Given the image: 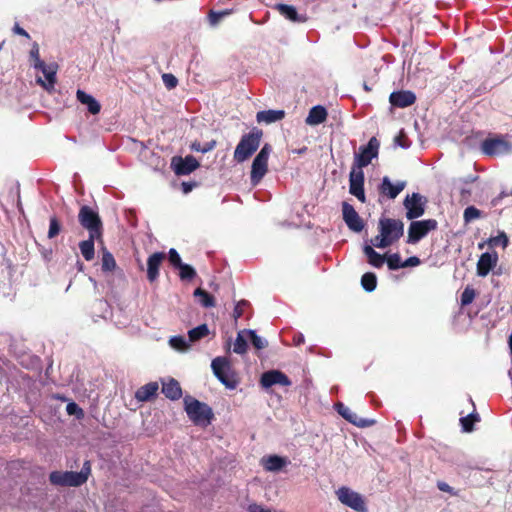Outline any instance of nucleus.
Returning <instances> with one entry per match:
<instances>
[{"label":"nucleus","instance_id":"47","mask_svg":"<svg viewBox=\"0 0 512 512\" xmlns=\"http://www.w3.org/2000/svg\"><path fill=\"white\" fill-rule=\"evenodd\" d=\"M249 302L246 300L239 301L233 310L232 317L234 320H238L239 318L244 316V310L249 307Z\"/></svg>","mask_w":512,"mask_h":512},{"label":"nucleus","instance_id":"52","mask_svg":"<svg viewBox=\"0 0 512 512\" xmlns=\"http://www.w3.org/2000/svg\"><path fill=\"white\" fill-rule=\"evenodd\" d=\"M228 14V12H216V11H213L211 10L209 12V15H208V18H209V22L211 25H216L218 24V22L220 21V19L224 16Z\"/></svg>","mask_w":512,"mask_h":512},{"label":"nucleus","instance_id":"29","mask_svg":"<svg viewBox=\"0 0 512 512\" xmlns=\"http://www.w3.org/2000/svg\"><path fill=\"white\" fill-rule=\"evenodd\" d=\"M284 117V110H264L259 111L256 115V119L259 123L264 122L267 124L282 120Z\"/></svg>","mask_w":512,"mask_h":512},{"label":"nucleus","instance_id":"17","mask_svg":"<svg viewBox=\"0 0 512 512\" xmlns=\"http://www.w3.org/2000/svg\"><path fill=\"white\" fill-rule=\"evenodd\" d=\"M172 165H174V172L177 175H188L200 166L196 158L191 155L185 158L174 157L172 159Z\"/></svg>","mask_w":512,"mask_h":512},{"label":"nucleus","instance_id":"15","mask_svg":"<svg viewBox=\"0 0 512 512\" xmlns=\"http://www.w3.org/2000/svg\"><path fill=\"white\" fill-rule=\"evenodd\" d=\"M260 383L264 388H270L277 384L281 386H290L292 384L287 375L279 370H270L264 372L261 375Z\"/></svg>","mask_w":512,"mask_h":512},{"label":"nucleus","instance_id":"40","mask_svg":"<svg viewBox=\"0 0 512 512\" xmlns=\"http://www.w3.org/2000/svg\"><path fill=\"white\" fill-rule=\"evenodd\" d=\"M475 296H476V292H475L474 288H472L471 286L465 287V289L463 290V292L461 294V298H460L461 305L467 306V305L471 304L473 302Z\"/></svg>","mask_w":512,"mask_h":512},{"label":"nucleus","instance_id":"4","mask_svg":"<svg viewBox=\"0 0 512 512\" xmlns=\"http://www.w3.org/2000/svg\"><path fill=\"white\" fill-rule=\"evenodd\" d=\"M271 151V145L266 143L254 158L250 173V180L253 185H257L267 173L268 159Z\"/></svg>","mask_w":512,"mask_h":512},{"label":"nucleus","instance_id":"45","mask_svg":"<svg viewBox=\"0 0 512 512\" xmlns=\"http://www.w3.org/2000/svg\"><path fill=\"white\" fill-rule=\"evenodd\" d=\"M66 412L68 415L75 416L77 419H82L84 417L83 409L75 402H69L67 404Z\"/></svg>","mask_w":512,"mask_h":512},{"label":"nucleus","instance_id":"57","mask_svg":"<svg viewBox=\"0 0 512 512\" xmlns=\"http://www.w3.org/2000/svg\"><path fill=\"white\" fill-rule=\"evenodd\" d=\"M195 183L191 182H182V190L185 194L192 191V189L195 187Z\"/></svg>","mask_w":512,"mask_h":512},{"label":"nucleus","instance_id":"36","mask_svg":"<svg viewBox=\"0 0 512 512\" xmlns=\"http://www.w3.org/2000/svg\"><path fill=\"white\" fill-rule=\"evenodd\" d=\"M361 285L367 292H372L377 286V277L372 272H366L361 277Z\"/></svg>","mask_w":512,"mask_h":512},{"label":"nucleus","instance_id":"48","mask_svg":"<svg viewBox=\"0 0 512 512\" xmlns=\"http://www.w3.org/2000/svg\"><path fill=\"white\" fill-rule=\"evenodd\" d=\"M370 242L372 244L371 245L372 247H376V248H380V249H384V248L391 246L389 241L383 236V234L381 232H379L378 235H376L374 238H372L370 240Z\"/></svg>","mask_w":512,"mask_h":512},{"label":"nucleus","instance_id":"56","mask_svg":"<svg viewBox=\"0 0 512 512\" xmlns=\"http://www.w3.org/2000/svg\"><path fill=\"white\" fill-rule=\"evenodd\" d=\"M215 146H216L215 140L206 142L205 144L202 145V153H207V152L213 150L215 148Z\"/></svg>","mask_w":512,"mask_h":512},{"label":"nucleus","instance_id":"58","mask_svg":"<svg viewBox=\"0 0 512 512\" xmlns=\"http://www.w3.org/2000/svg\"><path fill=\"white\" fill-rule=\"evenodd\" d=\"M13 30L18 35L24 36L26 38H30V36L27 33V31L25 29H23L22 27H20L19 25H17V24L14 26Z\"/></svg>","mask_w":512,"mask_h":512},{"label":"nucleus","instance_id":"31","mask_svg":"<svg viewBox=\"0 0 512 512\" xmlns=\"http://www.w3.org/2000/svg\"><path fill=\"white\" fill-rule=\"evenodd\" d=\"M100 238L101 237H92L89 235V238L87 240L81 241L79 243V249L81 251L83 258L86 261H91L94 259V256H95L94 242H95V240H98Z\"/></svg>","mask_w":512,"mask_h":512},{"label":"nucleus","instance_id":"42","mask_svg":"<svg viewBox=\"0 0 512 512\" xmlns=\"http://www.w3.org/2000/svg\"><path fill=\"white\" fill-rule=\"evenodd\" d=\"M116 268V261L110 252H105L102 256V270L113 271Z\"/></svg>","mask_w":512,"mask_h":512},{"label":"nucleus","instance_id":"21","mask_svg":"<svg viewBox=\"0 0 512 512\" xmlns=\"http://www.w3.org/2000/svg\"><path fill=\"white\" fill-rule=\"evenodd\" d=\"M261 464L266 471L278 472L289 465L290 460L279 455H268L261 459Z\"/></svg>","mask_w":512,"mask_h":512},{"label":"nucleus","instance_id":"61","mask_svg":"<svg viewBox=\"0 0 512 512\" xmlns=\"http://www.w3.org/2000/svg\"><path fill=\"white\" fill-rule=\"evenodd\" d=\"M191 149L196 152L202 153V144L198 141H195L191 144Z\"/></svg>","mask_w":512,"mask_h":512},{"label":"nucleus","instance_id":"2","mask_svg":"<svg viewBox=\"0 0 512 512\" xmlns=\"http://www.w3.org/2000/svg\"><path fill=\"white\" fill-rule=\"evenodd\" d=\"M185 411L189 419L196 425L207 426L213 419V411L206 403L186 396L184 398Z\"/></svg>","mask_w":512,"mask_h":512},{"label":"nucleus","instance_id":"34","mask_svg":"<svg viewBox=\"0 0 512 512\" xmlns=\"http://www.w3.org/2000/svg\"><path fill=\"white\" fill-rule=\"evenodd\" d=\"M209 334V329L206 323H203L188 332V341L190 345Z\"/></svg>","mask_w":512,"mask_h":512},{"label":"nucleus","instance_id":"32","mask_svg":"<svg viewBox=\"0 0 512 512\" xmlns=\"http://www.w3.org/2000/svg\"><path fill=\"white\" fill-rule=\"evenodd\" d=\"M248 336L247 329H243L238 332L237 337L233 343V352L239 355H243L248 349Z\"/></svg>","mask_w":512,"mask_h":512},{"label":"nucleus","instance_id":"33","mask_svg":"<svg viewBox=\"0 0 512 512\" xmlns=\"http://www.w3.org/2000/svg\"><path fill=\"white\" fill-rule=\"evenodd\" d=\"M194 296L196 297L197 301L205 308L215 306L214 296L202 288H197L194 291Z\"/></svg>","mask_w":512,"mask_h":512},{"label":"nucleus","instance_id":"53","mask_svg":"<svg viewBox=\"0 0 512 512\" xmlns=\"http://www.w3.org/2000/svg\"><path fill=\"white\" fill-rule=\"evenodd\" d=\"M420 264V259L417 257V256H411L409 258H407L403 264H402V268H405V267H414V266H417Z\"/></svg>","mask_w":512,"mask_h":512},{"label":"nucleus","instance_id":"11","mask_svg":"<svg viewBox=\"0 0 512 512\" xmlns=\"http://www.w3.org/2000/svg\"><path fill=\"white\" fill-rule=\"evenodd\" d=\"M481 150L485 155L495 156L509 152L511 144L503 136H495L482 141Z\"/></svg>","mask_w":512,"mask_h":512},{"label":"nucleus","instance_id":"25","mask_svg":"<svg viewBox=\"0 0 512 512\" xmlns=\"http://www.w3.org/2000/svg\"><path fill=\"white\" fill-rule=\"evenodd\" d=\"M327 115L328 113L326 108L324 106L317 105L310 109L305 122L311 126L319 125L326 121Z\"/></svg>","mask_w":512,"mask_h":512},{"label":"nucleus","instance_id":"3","mask_svg":"<svg viewBox=\"0 0 512 512\" xmlns=\"http://www.w3.org/2000/svg\"><path fill=\"white\" fill-rule=\"evenodd\" d=\"M80 225L85 228L92 237H102L103 224L99 214L91 207L84 205L78 213Z\"/></svg>","mask_w":512,"mask_h":512},{"label":"nucleus","instance_id":"6","mask_svg":"<svg viewBox=\"0 0 512 512\" xmlns=\"http://www.w3.org/2000/svg\"><path fill=\"white\" fill-rule=\"evenodd\" d=\"M378 230L392 245L396 243L404 234V223L399 219L380 218Z\"/></svg>","mask_w":512,"mask_h":512},{"label":"nucleus","instance_id":"24","mask_svg":"<svg viewBox=\"0 0 512 512\" xmlns=\"http://www.w3.org/2000/svg\"><path fill=\"white\" fill-rule=\"evenodd\" d=\"M275 9L286 19L295 23H304L307 21L306 15L298 14L296 8L288 4H276Z\"/></svg>","mask_w":512,"mask_h":512},{"label":"nucleus","instance_id":"63","mask_svg":"<svg viewBox=\"0 0 512 512\" xmlns=\"http://www.w3.org/2000/svg\"><path fill=\"white\" fill-rule=\"evenodd\" d=\"M484 244H479V248L482 249Z\"/></svg>","mask_w":512,"mask_h":512},{"label":"nucleus","instance_id":"14","mask_svg":"<svg viewBox=\"0 0 512 512\" xmlns=\"http://www.w3.org/2000/svg\"><path fill=\"white\" fill-rule=\"evenodd\" d=\"M342 215L344 222L350 230L361 232L364 229L365 224L363 219L359 216L354 207L346 201L342 203Z\"/></svg>","mask_w":512,"mask_h":512},{"label":"nucleus","instance_id":"46","mask_svg":"<svg viewBox=\"0 0 512 512\" xmlns=\"http://www.w3.org/2000/svg\"><path fill=\"white\" fill-rule=\"evenodd\" d=\"M488 243L491 246L501 245L503 248H506L508 246L509 240L505 232H500L499 235L491 237Z\"/></svg>","mask_w":512,"mask_h":512},{"label":"nucleus","instance_id":"38","mask_svg":"<svg viewBox=\"0 0 512 512\" xmlns=\"http://www.w3.org/2000/svg\"><path fill=\"white\" fill-rule=\"evenodd\" d=\"M61 229H62V225H61L59 219L56 216L50 217L49 230H48V235H47L48 238L53 239L56 236H58L59 233L61 232Z\"/></svg>","mask_w":512,"mask_h":512},{"label":"nucleus","instance_id":"23","mask_svg":"<svg viewBox=\"0 0 512 512\" xmlns=\"http://www.w3.org/2000/svg\"><path fill=\"white\" fill-rule=\"evenodd\" d=\"M34 67L40 69L45 76L47 83L39 79L41 85L48 91H51L54 88L56 83V68L53 66H47L44 61H39V63H34Z\"/></svg>","mask_w":512,"mask_h":512},{"label":"nucleus","instance_id":"35","mask_svg":"<svg viewBox=\"0 0 512 512\" xmlns=\"http://www.w3.org/2000/svg\"><path fill=\"white\" fill-rule=\"evenodd\" d=\"M169 345L174 350H177L180 352H185V351L189 350V348L191 346L189 341L183 335L172 336L169 339Z\"/></svg>","mask_w":512,"mask_h":512},{"label":"nucleus","instance_id":"44","mask_svg":"<svg viewBox=\"0 0 512 512\" xmlns=\"http://www.w3.org/2000/svg\"><path fill=\"white\" fill-rule=\"evenodd\" d=\"M480 216H481V211L474 206L467 207L464 210V214H463V218L466 223L471 222L475 219H478V218H480Z\"/></svg>","mask_w":512,"mask_h":512},{"label":"nucleus","instance_id":"43","mask_svg":"<svg viewBox=\"0 0 512 512\" xmlns=\"http://www.w3.org/2000/svg\"><path fill=\"white\" fill-rule=\"evenodd\" d=\"M385 261L387 262V266L390 270L402 268L403 262L401 261V256L398 253L389 255Z\"/></svg>","mask_w":512,"mask_h":512},{"label":"nucleus","instance_id":"54","mask_svg":"<svg viewBox=\"0 0 512 512\" xmlns=\"http://www.w3.org/2000/svg\"><path fill=\"white\" fill-rule=\"evenodd\" d=\"M30 57L35 61V63H39V61H42L39 55V47L36 43L33 45L30 51Z\"/></svg>","mask_w":512,"mask_h":512},{"label":"nucleus","instance_id":"5","mask_svg":"<svg viewBox=\"0 0 512 512\" xmlns=\"http://www.w3.org/2000/svg\"><path fill=\"white\" fill-rule=\"evenodd\" d=\"M437 227L438 222L435 219L412 221L408 228L406 242L409 244H416L429 232L436 230Z\"/></svg>","mask_w":512,"mask_h":512},{"label":"nucleus","instance_id":"60","mask_svg":"<svg viewBox=\"0 0 512 512\" xmlns=\"http://www.w3.org/2000/svg\"><path fill=\"white\" fill-rule=\"evenodd\" d=\"M294 344L299 346L304 343V335L302 333H297L293 338Z\"/></svg>","mask_w":512,"mask_h":512},{"label":"nucleus","instance_id":"49","mask_svg":"<svg viewBox=\"0 0 512 512\" xmlns=\"http://www.w3.org/2000/svg\"><path fill=\"white\" fill-rule=\"evenodd\" d=\"M168 260H169L170 264L175 268H178L179 266H181L183 264L179 253L174 248H171L169 250Z\"/></svg>","mask_w":512,"mask_h":512},{"label":"nucleus","instance_id":"19","mask_svg":"<svg viewBox=\"0 0 512 512\" xmlns=\"http://www.w3.org/2000/svg\"><path fill=\"white\" fill-rule=\"evenodd\" d=\"M389 101L394 107L406 108L416 102V96L408 90L394 91L390 94Z\"/></svg>","mask_w":512,"mask_h":512},{"label":"nucleus","instance_id":"22","mask_svg":"<svg viewBox=\"0 0 512 512\" xmlns=\"http://www.w3.org/2000/svg\"><path fill=\"white\" fill-rule=\"evenodd\" d=\"M405 188V182H397L393 184L390 179L385 176L379 186L380 194L387 196L389 199H395Z\"/></svg>","mask_w":512,"mask_h":512},{"label":"nucleus","instance_id":"59","mask_svg":"<svg viewBox=\"0 0 512 512\" xmlns=\"http://www.w3.org/2000/svg\"><path fill=\"white\" fill-rule=\"evenodd\" d=\"M80 474H84L85 477H86V480L88 479V476L90 474V464L88 461H86L81 469V471L79 472Z\"/></svg>","mask_w":512,"mask_h":512},{"label":"nucleus","instance_id":"55","mask_svg":"<svg viewBox=\"0 0 512 512\" xmlns=\"http://www.w3.org/2000/svg\"><path fill=\"white\" fill-rule=\"evenodd\" d=\"M437 487H438V489H439L440 491L448 492V493H451V494L453 493V489H452V487H451L449 484H447L446 482L439 481V482L437 483Z\"/></svg>","mask_w":512,"mask_h":512},{"label":"nucleus","instance_id":"62","mask_svg":"<svg viewBox=\"0 0 512 512\" xmlns=\"http://www.w3.org/2000/svg\"><path fill=\"white\" fill-rule=\"evenodd\" d=\"M472 422H473V423H474V422H478V421L476 420V417H472Z\"/></svg>","mask_w":512,"mask_h":512},{"label":"nucleus","instance_id":"26","mask_svg":"<svg viewBox=\"0 0 512 512\" xmlns=\"http://www.w3.org/2000/svg\"><path fill=\"white\" fill-rule=\"evenodd\" d=\"M162 393L170 400H178L182 396V389L177 380L170 378L162 383Z\"/></svg>","mask_w":512,"mask_h":512},{"label":"nucleus","instance_id":"39","mask_svg":"<svg viewBox=\"0 0 512 512\" xmlns=\"http://www.w3.org/2000/svg\"><path fill=\"white\" fill-rule=\"evenodd\" d=\"M177 269L180 270L179 272V277L181 280H192L195 278L196 276V271L195 269L188 265V264H185L183 263L181 266H179Z\"/></svg>","mask_w":512,"mask_h":512},{"label":"nucleus","instance_id":"28","mask_svg":"<svg viewBox=\"0 0 512 512\" xmlns=\"http://www.w3.org/2000/svg\"><path fill=\"white\" fill-rule=\"evenodd\" d=\"M158 388L156 382H149L136 391L135 398L140 402H146L156 395Z\"/></svg>","mask_w":512,"mask_h":512},{"label":"nucleus","instance_id":"41","mask_svg":"<svg viewBox=\"0 0 512 512\" xmlns=\"http://www.w3.org/2000/svg\"><path fill=\"white\" fill-rule=\"evenodd\" d=\"M472 417H476V420L480 421L479 414L475 412H472L469 415L460 418L463 431L471 432L473 430Z\"/></svg>","mask_w":512,"mask_h":512},{"label":"nucleus","instance_id":"7","mask_svg":"<svg viewBox=\"0 0 512 512\" xmlns=\"http://www.w3.org/2000/svg\"><path fill=\"white\" fill-rule=\"evenodd\" d=\"M211 369L214 376L227 388L234 389L236 382L229 377L231 372V363L227 357L218 356L211 362Z\"/></svg>","mask_w":512,"mask_h":512},{"label":"nucleus","instance_id":"37","mask_svg":"<svg viewBox=\"0 0 512 512\" xmlns=\"http://www.w3.org/2000/svg\"><path fill=\"white\" fill-rule=\"evenodd\" d=\"M247 336L252 345L258 350L264 349L268 345V342L264 338L258 336L254 330H247Z\"/></svg>","mask_w":512,"mask_h":512},{"label":"nucleus","instance_id":"8","mask_svg":"<svg viewBox=\"0 0 512 512\" xmlns=\"http://www.w3.org/2000/svg\"><path fill=\"white\" fill-rule=\"evenodd\" d=\"M49 480L56 486L78 487L86 482V477L74 471H53L49 475Z\"/></svg>","mask_w":512,"mask_h":512},{"label":"nucleus","instance_id":"13","mask_svg":"<svg viewBox=\"0 0 512 512\" xmlns=\"http://www.w3.org/2000/svg\"><path fill=\"white\" fill-rule=\"evenodd\" d=\"M404 207L406 208V218L414 220L421 217L425 212V202L419 193H413L407 196L404 200Z\"/></svg>","mask_w":512,"mask_h":512},{"label":"nucleus","instance_id":"18","mask_svg":"<svg viewBox=\"0 0 512 512\" xmlns=\"http://www.w3.org/2000/svg\"><path fill=\"white\" fill-rule=\"evenodd\" d=\"M166 259L164 252H154L147 259V279L154 283L159 278V271L163 261Z\"/></svg>","mask_w":512,"mask_h":512},{"label":"nucleus","instance_id":"9","mask_svg":"<svg viewBox=\"0 0 512 512\" xmlns=\"http://www.w3.org/2000/svg\"><path fill=\"white\" fill-rule=\"evenodd\" d=\"M380 143L376 137H372L366 146L359 148V153L355 154L353 167L362 170L368 166L371 161L378 156Z\"/></svg>","mask_w":512,"mask_h":512},{"label":"nucleus","instance_id":"50","mask_svg":"<svg viewBox=\"0 0 512 512\" xmlns=\"http://www.w3.org/2000/svg\"><path fill=\"white\" fill-rule=\"evenodd\" d=\"M394 143L402 148H408L410 146V141L403 130L394 138Z\"/></svg>","mask_w":512,"mask_h":512},{"label":"nucleus","instance_id":"20","mask_svg":"<svg viewBox=\"0 0 512 512\" xmlns=\"http://www.w3.org/2000/svg\"><path fill=\"white\" fill-rule=\"evenodd\" d=\"M498 261V255L496 252L493 254L485 252L483 253L477 262V275L485 277L489 272L496 266Z\"/></svg>","mask_w":512,"mask_h":512},{"label":"nucleus","instance_id":"12","mask_svg":"<svg viewBox=\"0 0 512 512\" xmlns=\"http://www.w3.org/2000/svg\"><path fill=\"white\" fill-rule=\"evenodd\" d=\"M349 192L362 203L366 202L364 192V172L352 167L349 175Z\"/></svg>","mask_w":512,"mask_h":512},{"label":"nucleus","instance_id":"1","mask_svg":"<svg viewBox=\"0 0 512 512\" xmlns=\"http://www.w3.org/2000/svg\"><path fill=\"white\" fill-rule=\"evenodd\" d=\"M263 132L254 128L249 133L244 134L235 148L233 158L237 163H242L249 159L259 148Z\"/></svg>","mask_w":512,"mask_h":512},{"label":"nucleus","instance_id":"51","mask_svg":"<svg viewBox=\"0 0 512 512\" xmlns=\"http://www.w3.org/2000/svg\"><path fill=\"white\" fill-rule=\"evenodd\" d=\"M162 79L168 89H173L177 86L178 80L173 74H163Z\"/></svg>","mask_w":512,"mask_h":512},{"label":"nucleus","instance_id":"10","mask_svg":"<svg viewBox=\"0 0 512 512\" xmlns=\"http://www.w3.org/2000/svg\"><path fill=\"white\" fill-rule=\"evenodd\" d=\"M336 495L343 505L357 512H367L365 501L358 492L343 486L336 491Z\"/></svg>","mask_w":512,"mask_h":512},{"label":"nucleus","instance_id":"30","mask_svg":"<svg viewBox=\"0 0 512 512\" xmlns=\"http://www.w3.org/2000/svg\"><path fill=\"white\" fill-rule=\"evenodd\" d=\"M363 252L367 257V261L370 265L375 268H381L386 260L385 255H381L374 250L371 245H365L363 248Z\"/></svg>","mask_w":512,"mask_h":512},{"label":"nucleus","instance_id":"27","mask_svg":"<svg viewBox=\"0 0 512 512\" xmlns=\"http://www.w3.org/2000/svg\"><path fill=\"white\" fill-rule=\"evenodd\" d=\"M76 97L80 103L87 105V109L91 114L96 115L100 112L101 105L93 96L82 90H78Z\"/></svg>","mask_w":512,"mask_h":512},{"label":"nucleus","instance_id":"16","mask_svg":"<svg viewBox=\"0 0 512 512\" xmlns=\"http://www.w3.org/2000/svg\"><path fill=\"white\" fill-rule=\"evenodd\" d=\"M335 408L344 419L358 427H369L375 423V421L372 419L359 417L355 412H353L349 407L345 406L341 402L337 403Z\"/></svg>","mask_w":512,"mask_h":512}]
</instances>
